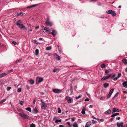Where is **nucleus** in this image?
<instances>
[{"mask_svg":"<svg viewBox=\"0 0 127 127\" xmlns=\"http://www.w3.org/2000/svg\"><path fill=\"white\" fill-rule=\"evenodd\" d=\"M19 13V15H20V16H23L24 14V13L23 12H21L20 13Z\"/></svg>","mask_w":127,"mask_h":127,"instance_id":"4c0bfd02","label":"nucleus"},{"mask_svg":"<svg viewBox=\"0 0 127 127\" xmlns=\"http://www.w3.org/2000/svg\"><path fill=\"white\" fill-rule=\"evenodd\" d=\"M73 127H78V125L77 123L75 122L73 124Z\"/></svg>","mask_w":127,"mask_h":127,"instance_id":"4be33fe9","label":"nucleus"},{"mask_svg":"<svg viewBox=\"0 0 127 127\" xmlns=\"http://www.w3.org/2000/svg\"><path fill=\"white\" fill-rule=\"evenodd\" d=\"M39 53V50L38 49H36L35 51V55H37Z\"/></svg>","mask_w":127,"mask_h":127,"instance_id":"b1692460","label":"nucleus"},{"mask_svg":"<svg viewBox=\"0 0 127 127\" xmlns=\"http://www.w3.org/2000/svg\"><path fill=\"white\" fill-rule=\"evenodd\" d=\"M109 86V84L108 83H105L104 84L103 86L105 88H106Z\"/></svg>","mask_w":127,"mask_h":127,"instance_id":"aec40b11","label":"nucleus"},{"mask_svg":"<svg viewBox=\"0 0 127 127\" xmlns=\"http://www.w3.org/2000/svg\"><path fill=\"white\" fill-rule=\"evenodd\" d=\"M58 113H60L61 112V110L60 109V108H58Z\"/></svg>","mask_w":127,"mask_h":127,"instance_id":"49530a36","label":"nucleus"},{"mask_svg":"<svg viewBox=\"0 0 127 127\" xmlns=\"http://www.w3.org/2000/svg\"><path fill=\"white\" fill-rule=\"evenodd\" d=\"M6 100V99H4L2 100H1L0 101V104H2L3 102H4Z\"/></svg>","mask_w":127,"mask_h":127,"instance_id":"473e14b6","label":"nucleus"},{"mask_svg":"<svg viewBox=\"0 0 127 127\" xmlns=\"http://www.w3.org/2000/svg\"><path fill=\"white\" fill-rule=\"evenodd\" d=\"M98 121L100 122H101L103 121V120L102 119H98Z\"/></svg>","mask_w":127,"mask_h":127,"instance_id":"79ce46f5","label":"nucleus"},{"mask_svg":"<svg viewBox=\"0 0 127 127\" xmlns=\"http://www.w3.org/2000/svg\"><path fill=\"white\" fill-rule=\"evenodd\" d=\"M30 83L32 84H33L34 83V81L32 80H30Z\"/></svg>","mask_w":127,"mask_h":127,"instance_id":"bb28decb","label":"nucleus"},{"mask_svg":"<svg viewBox=\"0 0 127 127\" xmlns=\"http://www.w3.org/2000/svg\"><path fill=\"white\" fill-rule=\"evenodd\" d=\"M38 79V82L39 83L43 81V79L42 78H39Z\"/></svg>","mask_w":127,"mask_h":127,"instance_id":"412c9836","label":"nucleus"},{"mask_svg":"<svg viewBox=\"0 0 127 127\" xmlns=\"http://www.w3.org/2000/svg\"><path fill=\"white\" fill-rule=\"evenodd\" d=\"M33 113L34 114L38 112V110L37 109H34L32 111Z\"/></svg>","mask_w":127,"mask_h":127,"instance_id":"5701e85b","label":"nucleus"},{"mask_svg":"<svg viewBox=\"0 0 127 127\" xmlns=\"http://www.w3.org/2000/svg\"><path fill=\"white\" fill-rule=\"evenodd\" d=\"M111 112V110L109 109L108 110L105 112V113L106 114H108L110 113Z\"/></svg>","mask_w":127,"mask_h":127,"instance_id":"6ab92c4d","label":"nucleus"},{"mask_svg":"<svg viewBox=\"0 0 127 127\" xmlns=\"http://www.w3.org/2000/svg\"><path fill=\"white\" fill-rule=\"evenodd\" d=\"M11 89V87H7V88L6 89L7 91Z\"/></svg>","mask_w":127,"mask_h":127,"instance_id":"8fccbe9b","label":"nucleus"},{"mask_svg":"<svg viewBox=\"0 0 127 127\" xmlns=\"http://www.w3.org/2000/svg\"><path fill=\"white\" fill-rule=\"evenodd\" d=\"M45 24L47 26L49 27H51L52 25V23L50 21H46Z\"/></svg>","mask_w":127,"mask_h":127,"instance_id":"1a4fd4ad","label":"nucleus"},{"mask_svg":"<svg viewBox=\"0 0 127 127\" xmlns=\"http://www.w3.org/2000/svg\"><path fill=\"white\" fill-rule=\"evenodd\" d=\"M53 92L56 93H59L61 92L62 91V90L58 89H53Z\"/></svg>","mask_w":127,"mask_h":127,"instance_id":"6e6552de","label":"nucleus"},{"mask_svg":"<svg viewBox=\"0 0 127 127\" xmlns=\"http://www.w3.org/2000/svg\"><path fill=\"white\" fill-rule=\"evenodd\" d=\"M58 70V69H54V70L53 71V72H56Z\"/></svg>","mask_w":127,"mask_h":127,"instance_id":"4d7b16f0","label":"nucleus"},{"mask_svg":"<svg viewBox=\"0 0 127 127\" xmlns=\"http://www.w3.org/2000/svg\"><path fill=\"white\" fill-rule=\"evenodd\" d=\"M121 75V73H118V74L117 77L119 78Z\"/></svg>","mask_w":127,"mask_h":127,"instance_id":"37998d69","label":"nucleus"},{"mask_svg":"<svg viewBox=\"0 0 127 127\" xmlns=\"http://www.w3.org/2000/svg\"><path fill=\"white\" fill-rule=\"evenodd\" d=\"M21 21L19 20L16 22V25L21 29H23L26 30H27V28L23 24H21Z\"/></svg>","mask_w":127,"mask_h":127,"instance_id":"f257e3e1","label":"nucleus"},{"mask_svg":"<svg viewBox=\"0 0 127 127\" xmlns=\"http://www.w3.org/2000/svg\"><path fill=\"white\" fill-rule=\"evenodd\" d=\"M106 13L111 14L112 15L115 16L116 15V14L114 11L111 10H109L106 11Z\"/></svg>","mask_w":127,"mask_h":127,"instance_id":"7ed1b4c3","label":"nucleus"},{"mask_svg":"<svg viewBox=\"0 0 127 127\" xmlns=\"http://www.w3.org/2000/svg\"><path fill=\"white\" fill-rule=\"evenodd\" d=\"M105 98V97H104L103 96H102L100 98V99L102 100L103 99H104Z\"/></svg>","mask_w":127,"mask_h":127,"instance_id":"052dcab7","label":"nucleus"},{"mask_svg":"<svg viewBox=\"0 0 127 127\" xmlns=\"http://www.w3.org/2000/svg\"><path fill=\"white\" fill-rule=\"evenodd\" d=\"M62 120L61 119L60 120H57L55 121V122L56 123H57L59 122H60Z\"/></svg>","mask_w":127,"mask_h":127,"instance_id":"c85d7f7f","label":"nucleus"},{"mask_svg":"<svg viewBox=\"0 0 127 127\" xmlns=\"http://www.w3.org/2000/svg\"><path fill=\"white\" fill-rule=\"evenodd\" d=\"M122 61L125 64H127V60L126 59H123L122 60Z\"/></svg>","mask_w":127,"mask_h":127,"instance_id":"dca6fc26","label":"nucleus"},{"mask_svg":"<svg viewBox=\"0 0 127 127\" xmlns=\"http://www.w3.org/2000/svg\"><path fill=\"white\" fill-rule=\"evenodd\" d=\"M26 88H27V89L28 90H29L30 89V86H28V85H27L26 86Z\"/></svg>","mask_w":127,"mask_h":127,"instance_id":"6e6d98bb","label":"nucleus"},{"mask_svg":"<svg viewBox=\"0 0 127 127\" xmlns=\"http://www.w3.org/2000/svg\"><path fill=\"white\" fill-rule=\"evenodd\" d=\"M118 93H117L115 94L114 96L113 97L112 99H114L116 97H117L118 96Z\"/></svg>","mask_w":127,"mask_h":127,"instance_id":"393cba45","label":"nucleus"},{"mask_svg":"<svg viewBox=\"0 0 127 127\" xmlns=\"http://www.w3.org/2000/svg\"><path fill=\"white\" fill-rule=\"evenodd\" d=\"M101 67L102 68H104L105 67V65L104 64H102L101 65Z\"/></svg>","mask_w":127,"mask_h":127,"instance_id":"c756f323","label":"nucleus"},{"mask_svg":"<svg viewBox=\"0 0 127 127\" xmlns=\"http://www.w3.org/2000/svg\"><path fill=\"white\" fill-rule=\"evenodd\" d=\"M26 110L29 111L30 112H31L32 111L31 108L30 107H27L26 108Z\"/></svg>","mask_w":127,"mask_h":127,"instance_id":"cd10ccee","label":"nucleus"},{"mask_svg":"<svg viewBox=\"0 0 127 127\" xmlns=\"http://www.w3.org/2000/svg\"><path fill=\"white\" fill-rule=\"evenodd\" d=\"M124 125V123L123 122H121L120 123H117V126L118 127H123Z\"/></svg>","mask_w":127,"mask_h":127,"instance_id":"9d476101","label":"nucleus"},{"mask_svg":"<svg viewBox=\"0 0 127 127\" xmlns=\"http://www.w3.org/2000/svg\"><path fill=\"white\" fill-rule=\"evenodd\" d=\"M121 111V110H119L114 108L113 109V111L112 113V114L114 113L115 112H119Z\"/></svg>","mask_w":127,"mask_h":127,"instance_id":"0eeeda50","label":"nucleus"},{"mask_svg":"<svg viewBox=\"0 0 127 127\" xmlns=\"http://www.w3.org/2000/svg\"><path fill=\"white\" fill-rule=\"evenodd\" d=\"M36 101V99H34V100H33V104H35V102Z\"/></svg>","mask_w":127,"mask_h":127,"instance_id":"5fc2aeb1","label":"nucleus"},{"mask_svg":"<svg viewBox=\"0 0 127 127\" xmlns=\"http://www.w3.org/2000/svg\"><path fill=\"white\" fill-rule=\"evenodd\" d=\"M122 84L124 87L127 88V81H126L123 82Z\"/></svg>","mask_w":127,"mask_h":127,"instance_id":"ddd939ff","label":"nucleus"},{"mask_svg":"<svg viewBox=\"0 0 127 127\" xmlns=\"http://www.w3.org/2000/svg\"><path fill=\"white\" fill-rule=\"evenodd\" d=\"M24 101H20L19 102V103L21 105H22L24 103Z\"/></svg>","mask_w":127,"mask_h":127,"instance_id":"603ef678","label":"nucleus"},{"mask_svg":"<svg viewBox=\"0 0 127 127\" xmlns=\"http://www.w3.org/2000/svg\"><path fill=\"white\" fill-rule=\"evenodd\" d=\"M33 41L35 43V44H37L38 43L37 42V41L36 40H33Z\"/></svg>","mask_w":127,"mask_h":127,"instance_id":"bf43d9fd","label":"nucleus"},{"mask_svg":"<svg viewBox=\"0 0 127 127\" xmlns=\"http://www.w3.org/2000/svg\"><path fill=\"white\" fill-rule=\"evenodd\" d=\"M12 44H13L14 45H16L17 44V43L15 41H13L12 42Z\"/></svg>","mask_w":127,"mask_h":127,"instance_id":"3c124183","label":"nucleus"},{"mask_svg":"<svg viewBox=\"0 0 127 127\" xmlns=\"http://www.w3.org/2000/svg\"><path fill=\"white\" fill-rule=\"evenodd\" d=\"M52 48L51 47L49 46L47 47L46 48V50H49L51 49Z\"/></svg>","mask_w":127,"mask_h":127,"instance_id":"a878e982","label":"nucleus"},{"mask_svg":"<svg viewBox=\"0 0 127 127\" xmlns=\"http://www.w3.org/2000/svg\"><path fill=\"white\" fill-rule=\"evenodd\" d=\"M52 33H53L52 35L54 36H55L57 34L56 31L54 30H52Z\"/></svg>","mask_w":127,"mask_h":127,"instance_id":"f8f14e48","label":"nucleus"},{"mask_svg":"<svg viewBox=\"0 0 127 127\" xmlns=\"http://www.w3.org/2000/svg\"><path fill=\"white\" fill-rule=\"evenodd\" d=\"M49 21V18L48 17H47V19L46 21Z\"/></svg>","mask_w":127,"mask_h":127,"instance_id":"e2e57ef3","label":"nucleus"},{"mask_svg":"<svg viewBox=\"0 0 127 127\" xmlns=\"http://www.w3.org/2000/svg\"><path fill=\"white\" fill-rule=\"evenodd\" d=\"M66 124L67 125H68L69 126L68 127H71V125H70V123L69 122H67L66 123Z\"/></svg>","mask_w":127,"mask_h":127,"instance_id":"a19ab883","label":"nucleus"},{"mask_svg":"<svg viewBox=\"0 0 127 127\" xmlns=\"http://www.w3.org/2000/svg\"><path fill=\"white\" fill-rule=\"evenodd\" d=\"M113 114L111 116V117H115L116 116L118 115L119 114V113H115V114L113 113Z\"/></svg>","mask_w":127,"mask_h":127,"instance_id":"a211bd4d","label":"nucleus"},{"mask_svg":"<svg viewBox=\"0 0 127 127\" xmlns=\"http://www.w3.org/2000/svg\"><path fill=\"white\" fill-rule=\"evenodd\" d=\"M75 119L73 117V118H72L71 120H72V121L74 122L75 121Z\"/></svg>","mask_w":127,"mask_h":127,"instance_id":"680f3d73","label":"nucleus"},{"mask_svg":"<svg viewBox=\"0 0 127 127\" xmlns=\"http://www.w3.org/2000/svg\"><path fill=\"white\" fill-rule=\"evenodd\" d=\"M81 113L83 114V115L85 114V111L84 109H83L82 110V111H81Z\"/></svg>","mask_w":127,"mask_h":127,"instance_id":"72a5a7b5","label":"nucleus"},{"mask_svg":"<svg viewBox=\"0 0 127 127\" xmlns=\"http://www.w3.org/2000/svg\"><path fill=\"white\" fill-rule=\"evenodd\" d=\"M116 75L115 74H114L112 76L111 75V77H110V78L112 79H113L114 78V77Z\"/></svg>","mask_w":127,"mask_h":127,"instance_id":"7c9ffc66","label":"nucleus"},{"mask_svg":"<svg viewBox=\"0 0 127 127\" xmlns=\"http://www.w3.org/2000/svg\"><path fill=\"white\" fill-rule=\"evenodd\" d=\"M109 72V71L108 70H105V73L106 74L108 73Z\"/></svg>","mask_w":127,"mask_h":127,"instance_id":"c03bdc74","label":"nucleus"},{"mask_svg":"<svg viewBox=\"0 0 127 127\" xmlns=\"http://www.w3.org/2000/svg\"><path fill=\"white\" fill-rule=\"evenodd\" d=\"M90 99L88 98H87L85 99V101H89V100Z\"/></svg>","mask_w":127,"mask_h":127,"instance_id":"13d9d810","label":"nucleus"},{"mask_svg":"<svg viewBox=\"0 0 127 127\" xmlns=\"http://www.w3.org/2000/svg\"><path fill=\"white\" fill-rule=\"evenodd\" d=\"M114 91V89H112L110 90L109 93L111 94H112L113 92Z\"/></svg>","mask_w":127,"mask_h":127,"instance_id":"c9c22d12","label":"nucleus"},{"mask_svg":"<svg viewBox=\"0 0 127 127\" xmlns=\"http://www.w3.org/2000/svg\"><path fill=\"white\" fill-rule=\"evenodd\" d=\"M112 94H111L109 93L107 96V98L108 99L110 97Z\"/></svg>","mask_w":127,"mask_h":127,"instance_id":"2f4dec72","label":"nucleus"},{"mask_svg":"<svg viewBox=\"0 0 127 127\" xmlns=\"http://www.w3.org/2000/svg\"><path fill=\"white\" fill-rule=\"evenodd\" d=\"M120 117H117L116 118V120H119L120 119Z\"/></svg>","mask_w":127,"mask_h":127,"instance_id":"338daca9","label":"nucleus"},{"mask_svg":"<svg viewBox=\"0 0 127 127\" xmlns=\"http://www.w3.org/2000/svg\"><path fill=\"white\" fill-rule=\"evenodd\" d=\"M30 127H35V126L34 124L33 123H32L30 125Z\"/></svg>","mask_w":127,"mask_h":127,"instance_id":"f704fd0d","label":"nucleus"},{"mask_svg":"<svg viewBox=\"0 0 127 127\" xmlns=\"http://www.w3.org/2000/svg\"><path fill=\"white\" fill-rule=\"evenodd\" d=\"M42 31L44 32H47V30L46 29V27H44L43 26L42 27Z\"/></svg>","mask_w":127,"mask_h":127,"instance_id":"4468645a","label":"nucleus"},{"mask_svg":"<svg viewBox=\"0 0 127 127\" xmlns=\"http://www.w3.org/2000/svg\"><path fill=\"white\" fill-rule=\"evenodd\" d=\"M22 61V59H20L19 60H18V61H17V63H21Z\"/></svg>","mask_w":127,"mask_h":127,"instance_id":"58836bf2","label":"nucleus"},{"mask_svg":"<svg viewBox=\"0 0 127 127\" xmlns=\"http://www.w3.org/2000/svg\"><path fill=\"white\" fill-rule=\"evenodd\" d=\"M111 76V75L110 74L109 75L107 76H103V77L101 79V81H102L104 80H105L109 78H110Z\"/></svg>","mask_w":127,"mask_h":127,"instance_id":"39448f33","label":"nucleus"},{"mask_svg":"<svg viewBox=\"0 0 127 127\" xmlns=\"http://www.w3.org/2000/svg\"><path fill=\"white\" fill-rule=\"evenodd\" d=\"M46 29L47 30V32H50L51 31V30L49 28L46 27Z\"/></svg>","mask_w":127,"mask_h":127,"instance_id":"e433bc0d","label":"nucleus"},{"mask_svg":"<svg viewBox=\"0 0 127 127\" xmlns=\"http://www.w3.org/2000/svg\"><path fill=\"white\" fill-rule=\"evenodd\" d=\"M21 88H19L18 89V90H17V91L18 92L20 93L21 92Z\"/></svg>","mask_w":127,"mask_h":127,"instance_id":"09e8293b","label":"nucleus"},{"mask_svg":"<svg viewBox=\"0 0 127 127\" xmlns=\"http://www.w3.org/2000/svg\"><path fill=\"white\" fill-rule=\"evenodd\" d=\"M7 75L5 73H3L0 74V78L3 77Z\"/></svg>","mask_w":127,"mask_h":127,"instance_id":"f3484780","label":"nucleus"},{"mask_svg":"<svg viewBox=\"0 0 127 127\" xmlns=\"http://www.w3.org/2000/svg\"><path fill=\"white\" fill-rule=\"evenodd\" d=\"M113 119H114V118H111V120H110V121L111 122H112L113 121Z\"/></svg>","mask_w":127,"mask_h":127,"instance_id":"69168bd1","label":"nucleus"},{"mask_svg":"<svg viewBox=\"0 0 127 127\" xmlns=\"http://www.w3.org/2000/svg\"><path fill=\"white\" fill-rule=\"evenodd\" d=\"M57 55V54L56 53H54V56L55 57H56L57 56V55Z\"/></svg>","mask_w":127,"mask_h":127,"instance_id":"0e129e2a","label":"nucleus"},{"mask_svg":"<svg viewBox=\"0 0 127 127\" xmlns=\"http://www.w3.org/2000/svg\"><path fill=\"white\" fill-rule=\"evenodd\" d=\"M59 127H64V126L60 125L59 126Z\"/></svg>","mask_w":127,"mask_h":127,"instance_id":"774afa93","label":"nucleus"},{"mask_svg":"<svg viewBox=\"0 0 127 127\" xmlns=\"http://www.w3.org/2000/svg\"><path fill=\"white\" fill-rule=\"evenodd\" d=\"M56 58L58 59V60H59L60 59V58L59 56L58 55H57V56L56 57Z\"/></svg>","mask_w":127,"mask_h":127,"instance_id":"de8ad7c7","label":"nucleus"},{"mask_svg":"<svg viewBox=\"0 0 127 127\" xmlns=\"http://www.w3.org/2000/svg\"><path fill=\"white\" fill-rule=\"evenodd\" d=\"M118 78L117 77L114 78V81L117 80Z\"/></svg>","mask_w":127,"mask_h":127,"instance_id":"864d4df0","label":"nucleus"},{"mask_svg":"<svg viewBox=\"0 0 127 127\" xmlns=\"http://www.w3.org/2000/svg\"><path fill=\"white\" fill-rule=\"evenodd\" d=\"M81 96H82V95H80L79 96L76 97V99H79V98H80L81 97Z\"/></svg>","mask_w":127,"mask_h":127,"instance_id":"ea45409f","label":"nucleus"},{"mask_svg":"<svg viewBox=\"0 0 127 127\" xmlns=\"http://www.w3.org/2000/svg\"><path fill=\"white\" fill-rule=\"evenodd\" d=\"M37 5H38L37 4H36L32 5H31L30 6L27 7V8H31L32 7H35V6Z\"/></svg>","mask_w":127,"mask_h":127,"instance_id":"2eb2a0df","label":"nucleus"},{"mask_svg":"<svg viewBox=\"0 0 127 127\" xmlns=\"http://www.w3.org/2000/svg\"><path fill=\"white\" fill-rule=\"evenodd\" d=\"M92 122L94 124H95L96 123V121H95L93 120H92Z\"/></svg>","mask_w":127,"mask_h":127,"instance_id":"a18cd8bd","label":"nucleus"},{"mask_svg":"<svg viewBox=\"0 0 127 127\" xmlns=\"http://www.w3.org/2000/svg\"><path fill=\"white\" fill-rule=\"evenodd\" d=\"M91 124V122L90 121L87 123L86 124V125L85 127H89Z\"/></svg>","mask_w":127,"mask_h":127,"instance_id":"9b49d317","label":"nucleus"},{"mask_svg":"<svg viewBox=\"0 0 127 127\" xmlns=\"http://www.w3.org/2000/svg\"><path fill=\"white\" fill-rule=\"evenodd\" d=\"M41 102H42L41 108L42 109H45L46 107V104L45 103L43 102L42 100H41Z\"/></svg>","mask_w":127,"mask_h":127,"instance_id":"20e7f679","label":"nucleus"},{"mask_svg":"<svg viewBox=\"0 0 127 127\" xmlns=\"http://www.w3.org/2000/svg\"><path fill=\"white\" fill-rule=\"evenodd\" d=\"M66 99L68 103H70L73 101L72 99L69 96H66L65 98Z\"/></svg>","mask_w":127,"mask_h":127,"instance_id":"423d86ee","label":"nucleus"},{"mask_svg":"<svg viewBox=\"0 0 127 127\" xmlns=\"http://www.w3.org/2000/svg\"><path fill=\"white\" fill-rule=\"evenodd\" d=\"M19 115L25 119H29V116L25 114L19 113Z\"/></svg>","mask_w":127,"mask_h":127,"instance_id":"f03ea898","label":"nucleus"}]
</instances>
